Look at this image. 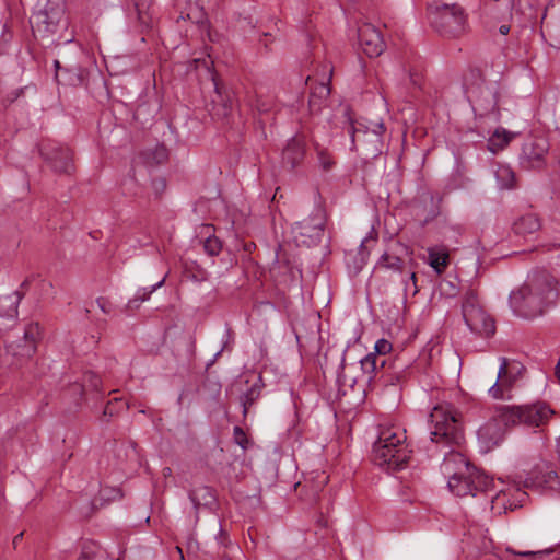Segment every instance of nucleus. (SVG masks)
Instances as JSON below:
<instances>
[{
	"instance_id": "f257e3e1",
	"label": "nucleus",
	"mask_w": 560,
	"mask_h": 560,
	"mask_svg": "<svg viewBox=\"0 0 560 560\" xmlns=\"http://www.w3.org/2000/svg\"><path fill=\"white\" fill-rule=\"evenodd\" d=\"M560 296L558 280L547 270L530 272L524 283L510 294L513 312L525 319H535L552 308Z\"/></svg>"
},
{
	"instance_id": "f03ea898",
	"label": "nucleus",
	"mask_w": 560,
	"mask_h": 560,
	"mask_svg": "<svg viewBox=\"0 0 560 560\" xmlns=\"http://www.w3.org/2000/svg\"><path fill=\"white\" fill-rule=\"evenodd\" d=\"M441 469L448 478V489L457 497H476L478 492H488L494 487L488 475L470 465L458 452L447 453Z\"/></svg>"
},
{
	"instance_id": "7ed1b4c3",
	"label": "nucleus",
	"mask_w": 560,
	"mask_h": 560,
	"mask_svg": "<svg viewBox=\"0 0 560 560\" xmlns=\"http://www.w3.org/2000/svg\"><path fill=\"white\" fill-rule=\"evenodd\" d=\"M429 428L431 441L439 446L450 447V452L464 442L463 416L450 402H441L432 408Z\"/></svg>"
},
{
	"instance_id": "20e7f679",
	"label": "nucleus",
	"mask_w": 560,
	"mask_h": 560,
	"mask_svg": "<svg viewBox=\"0 0 560 560\" xmlns=\"http://www.w3.org/2000/svg\"><path fill=\"white\" fill-rule=\"evenodd\" d=\"M411 457L406 431L398 427L382 429L373 445V460L387 470L404 468Z\"/></svg>"
},
{
	"instance_id": "39448f33",
	"label": "nucleus",
	"mask_w": 560,
	"mask_h": 560,
	"mask_svg": "<svg viewBox=\"0 0 560 560\" xmlns=\"http://www.w3.org/2000/svg\"><path fill=\"white\" fill-rule=\"evenodd\" d=\"M463 86L476 118H488L492 122L500 120L499 90L493 84H486L479 69H470L464 75Z\"/></svg>"
},
{
	"instance_id": "423d86ee",
	"label": "nucleus",
	"mask_w": 560,
	"mask_h": 560,
	"mask_svg": "<svg viewBox=\"0 0 560 560\" xmlns=\"http://www.w3.org/2000/svg\"><path fill=\"white\" fill-rule=\"evenodd\" d=\"M431 26L442 36L458 38L469 32L468 14L458 3L433 1L428 5Z\"/></svg>"
},
{
	"instance_id": "0eeeda50",
	"label": "nucleus",
	"mask_w": 560,
	"mask_h": 560,
	"mask_svg": "<svg viewBox=\"0 0 560 560\" xmlns=\"http://www.w3.org/2000/svg\"><path fill=\"white\" fill-rule=\"evenodd\" d=\"M553 410L542 401L522 406H503L500 408V418L505 427L524 425L526 428H539L545 425Z\"/></svg>"
},
{
	"instance_id": "6e6552de",
	"label": "nucleus",
	"mask_w": 560,
	"mask_h": 560,
	"mask_svg": "<svg viewBox=\"0 0 560 560\" xmlns=\"http://www.w3.org/2000/svg\"><path fill=\"white\" fill-rule=\"evenodd\" d=\"M32 30L46 38L56 34L60 26L66 25L65 5L60 0H47L31 18Z\"/></svg>"
},
{
	"instance_id": "1a4fd4ad",
	"label": "nucleus",
	"mask_w": 560,
	"mask_h": 560,
	"mask_svg": "<svg viewBox=\"0 0 560 560\" xmlns=\"http://www.w3.org/2000/svg\"><path fill=\"white\" fill-rule=\"evenodd\" d=\"M462 313L466 325L472 332L486 338L494 334V320L479 305L477 295L472 291L465 294Z\"/></svg>"
},
{
	"instance_id": "9d476101",
	"label": "nucleus",
	"mask_w": 560,
	"mask_h": 560,
	"mask_svg": "<svg viewBox=\"0 0 560 560\" xmlns=\"http://www.w3.org/2000/svg\"><path fill=\"white\" fill-rule=\"evenodd\" d=\"M375 129L371 130L365 128L364 130L357 129L353 121L350 120L349 133L351 136L352 148L369 158H376L382 153L383 133L385 132V126L383 122L376 124Z\"/></svg>"
},
{
	"instance_id": "9b49d317",
	"label": "nucleus",
	"mask_w": 560,
	"mask_h": 560,
	"mask_svg": "<svg viewBox=\"0 0 560 560\" xmlns=\"http://www.w3.org/2000/svg\"><path fill=\"white\" fill-rule=\"evenodd\" d=\"M39 152L55 173L70 175L73 172V156L68 147L47 140L39 144Z\"/></svg>"
},
{
	"instance_id": "f8f14e48",
	"label": "nucleus",
	"mask_w": 560,
	"mask_h": 560,
	"mask_svg": "<svg viewBox=\"0 0 560 560\" xmlns=\"http://www.w3.org/2000/svg\"><path fill=\"white\" fill-rule=\"evenodd\" d=\"M549 152V142L545 137H530L522 145L518 156L520 165L524 170L540 171L546 166Z\"/></svg>"
},
{
	"instance_id": "ddd939ff",
	"label": "nucleus",
	"mask_w": 560,
	"mask_h": 560,
	"mask_svg": "<svg viewBox=\"0 0 560 560\" xmlns=\"http://www.w3.org/2000/svg\"><path fill=\"white\" fill-rule=\"evenodd\" d=\"M325 221L324 211L319 208L316 209L308 218L294 224L295 241L307 247L317 244L324 234Z\"/></svg>"
},
{
	"instance_id": "4468645a",
	"label": "nucleus",
	"mask_w": 560,
	"mask_h": 560,
	"mask_svg": "<svg viewBox=\"0 0 560 560\" xmlns=\"http://www.w3.org/2000/svg\"><path fill=\"white\" fill-rule=\"evenodd\" d=\"M524 368L516 361L510 362L506 358H501V364L498 372L497 382L489 388V394L494 399L510 398L515 382L520 378Z\"/></svg>"
},
{
	"instance_id": "2eb2a0df",
	"label": "nucleus",
	"mask_w": 560,
	"mask_h": 560,
	"mask_svg": "<svg viewBox=\"0 0 560 560\" xmlns=\"http://www.w3.org/2000/svg\"><path fill=\"white\" fill-rule=\"evenodd\" d=\"M527 493L520 488L509 487L500 489L495 495L491 497V510L494 513L501 514L502 512L513 511L521 506L526 500Z\"/></svg>"
},
{
	"instance_id": "dca6fc26",
	"label": "nucleus",
	"mask_w": 560,
	"mask_h": 560,
	"mask_svg": "<svg viewBox=\"0 0 560 560\" xmlns=\"http://www.w3.org/2000/svg\"><path fill=\"white\" fill-rule=\"evenodd\" d=\"M359 44L369 57H378L385 49L383 36L373 24L364 23L358 30Z\"/></svg>"
},
{
	"instance_id": "f3484780",
	"label": "nucleus",
	"mask_w": 560,
	"mask_h": 560,
	"mask_svg": "<svg viewBox=\"0 0 560 560\" xmlns=\"http://www.w3.org/2000/svg\"><path fill=\"white\" fill-rule=\"evenodd\" d=\"M503 421L500 418V408L498 409L497 417L488 420L483 425H481L477 432L478 441L481 444L485 452L491 451L493 447L498 446L504 438V430L502 428Z\"/></svg>"
},
{
	"instance_id": "a211bd4d",
	"label": "nucleus",
	"mask_w": 560,
	"mask_h": 560,
	"mask_svg": "<svg viewBox=\"0 0 560 560\" xmlns=\"http://www.w3.org/2000/svg\"><path fill=\"white\" fill-rule=\"evenodd\" d=\"M40 336V328L37 323L28 324L24 329L23 345L10 343L7 348L13 355L31 358L36 351V345Z\"/></svg>"
},
{
	"instance_id": "6ab92c4d",
	"label": "nucleus",
	"mask_w": 560,
	"mask_h": 560,
	"mask_svg": "<svg viewBox=\"0 0 560 560\" xmlns=\"http://www.w3.org/2000/svg\"><path fill=\"white\" fill-rule=\"evenodd\" d=\"M305 156V143L301 138H292L282 152V163L290 168L296 167Z\"/></svg>"
},
{
	"instance_id": "aec40b11",
	"label": "nucleus",
	"mask_w": 560,
	"mask_h": 560,
	"mask_svg": "<svg viewBox=\"0 0 560 560\" xmlns=\"http://www.w3.org/2000/svg\"><path fill=\"white\" fill-rule=\"evenodd\" d=\"M533 482L539 487L556 490L560 493V475L547 464L537 466L534 470Z\"/></svg>"
},
{
	"instance_id": "412c9836",
	"label": "nucleus",
	"mask_w": 560,
	"mask_h": 560,
	"mask_svg": "<svg viewBox=\"0 0 560 560\" xmlns=\"http://www.w3.org/2000/svg\"><path fill=\"white\" fill-rule=\"evenodd\" d=\"M214 88L217 97L212 101V115L221 120L228 119L234 109V100L230 94L223 95L218 83Z\"/></svg>"
},
{
	"instance_id": "4be33fe9",
	"label": "nucleus",
	"mask_w": 560,
	"mask_h": 560,
	"mask_svg": "<svg viewBox=\"0 0 560 560\" xmlns=\"http://www.w3.org/2000/svg\"><path fill=\"white\" fill-rule=\"evenodd\" d=\"M541 228L540 219L535 213H527L520 217L513 224V231L516 235L527 236L538 232Z\"/></svg>"
},
{
	"instance_id": "5701e85b",
	"label": "nucleus",
	"mask_w": 560,
	"mask_h": 560,
	"mask_svg": "<svg viewBox=\"0 0 560 560\" xmlns=\"http://www.w3.org/2000/svg\"><path fill=\"white\" fill-rule=\"evenodd\" d=\"M330 94V88L328 83H319L313 88L308 108L312 114L319 113L325 106L326 100Z\"/></svg>"
},
{
	"instance_id": "b1692460",
	"label": "nucleus",
	"mask_w": 560,
	"mask_h": 560,
	"mask_svg": "<svg viewBox=\"0 0 560 560\" xmlns=\"http://www.w3.org/2000/svg\"><path fill=\"white\" fill-rule=\"evenodd\" d=\"M22 299L23 293L20 291L0 296V316L10 318L18 316V307Z\"/></svg>"
},
{
	"instance_id": "393cba45",
	"label": "nucleus",
	"mask_w": 560,
	"mask_h": 560,
	"mask_svg": "<svg viewBox=\"0 0 560 560\" xmlns=\"http://www.w3.org/2000/svg\"><path fill=\"white\" fill-rule=\"evenodd\" d=\"M189 499L196 510L200 506L211 505L215 501L212 488L207 486H201L190 490Z\"/></svg>"
},
{
	"instance_id": "a878e982",
	"label": "nucleus",
	"mask_w": 560,
	"mask_h": 560,
	"mask_svg": "<svg viewBox=\"0 0 560 560\" xmlns=\"http://www.w3.org/2000/svg\"><path fill=\"white\" fill-rule=\"evenodd\" d=\"M514 136L515 135L513 132H510L505 129H495L493 135L488 140V149L492 153H497L503 150L511 142Z\"/></svg>"
},
{
	"instance_id": "bb28decb",
	"label": "nucleus",
	"mask_w": 560,
	"mask_h": 560,
	"mask_svg": "<svg viewBox=\"0 0 560 560\" xmlns=\"http://www.w3.org/2000/svg\"><path fill=\"white\" fill-rule=\"evenodd\" d=\"M541 32L550 39V45L560 49V18L557 21H548L544 15L541 20Z\"/></svg>"
},
{
	"instance_id": "cd10ccee",
	"label": "nucleus",
	"mask_w": 560,
	"mask_h": 560,
	"mask_svg": "<svg viewBox=\"0 0 560 560\" xmlns=\"http://www.w3.org/2000/svg\"><path fill=\"white\" fill-rule=\"evenodd\" d=\"M429 265L440 275L448 266V253L445 249L429 248Z\"/></svg>"
},
{
	"instance_id": "c85d7f7f",
	"label": "nucleus",
	"mask_w": 560,
	"mask_h": 560,
	"mask_svg": "<svg viewBox=\"0 0 560 560\" xmlns=\"http://www.w3.org/2000/svg\"><path fill=\"white\" fill-rule=\"evenodd\" d=\"M165 282V277L159 281L156 284L152 285L151 288H141L137 291L136 295L130 299L126 305L127 308L129 310H133V308H138L140 306L141 303H143L144 301H148L151 296V294L158 290L159 288H161Z\"/></svg>"
},
{
	"instance_id": "c756f323",
	"label": "nucleus",
	"mask_w": 560,
	"mask_h": 560,
	"mask_svg": "<svg viewBox=\"0 0 560 560\" xmlns=\"http://www.w3.org/2000/svg\"><path fill=\"white\" fill-rule=\"evenodd\" d=\"M361 369L364 374L368 375L369 381L372 380V376L376 373L378 364L381 368L385 365V360H381L375 353H369L361 361Z\"/></svg>"
},
{
	"instance_id": "7c9ffc66",
	"label": "nucleus",
	"mask_w": 560,
	"mask_h": 560,
	"mask_svg": "<svg viewBox=\"0 0 560 560\" xmlns=\"http://www.w3.org/2000/svg\"><path fill=\"white\" fill-rule=\"evenodd\" d=\"M377 267L402 272L404 261L398 256L384 253L377 262Z\"/></svg>"
},
{
	"instance_id": "2f4dec72",
	"label": "nucleus",
	"mask_w": 560,
	"mask_h": 560,
	"mask_svg": "<svg viewBox=\"0 0 560 560\" xmlns=\"http://www.w3.org/2000/svg\"><path fill=\"white\" fill-rule=\"evenodd\" d=\"M260 396V386L258 383H254L242 396L241 404L243 406V413L246 415L248 408L258 399Z\"/></svg>"
},
{
	"instance_id": "473e14b6",
	"label": "nucleus",
	"mask_w": 560,
	"mask_h": 560,
	"mask_svg": "<svg viewBox=\"0 0 560 560\" xmlns=\"http://www.w3.org/2000/svg\"><path fill=\"white\" fill-rule=\"evenodd\" d=\"M506 552H510V553L515 555V556L524 557L527 560H542L546 556L551 553L552 550L551 549H544V550H538V551H532V550L521 551V550H515L512 547H508L506 548Z\"/></svg>"
},
{
	"instance_id": "72a5a7b5",
	"label": "nucleus",
	"mask_w": 560,
	"mask_h": 560,
	"mask_svg": "<svg viewBox=\"0 0 560 560\" xmlns=\"http://www.w3.org/2000/svg\"><path fill=\"white\" fill-rule=\"evenodd\" d=\"M501 188H511L514 183V173L508 166H500L495 173Z\"/></svg>"
},
{
	"instance_id": "f704fd0d",
	"label": "nucleus",
	"mask_w": 560,
	"mask_h": 560,
	"mask_svg": "<svg viewBox=\"0 0 560 560\" xmlns=\"http://www.w3.org/2000/svg\"><path fill=\"white\" fill-rule=\"evenodd\" d=\"M203 249L210 256H218L222 250V243L217 236H208L203 242Z\"/></svg>"
},
{
	"instance_id": "c9c22d12",
	"label": "nucleus",
	"mask_w": 560,
	"mask_h": 560,
	"mask_svg": "<svg viewBox=\"0 0 560 560\" xmlns=\"http://www.w3.org/2000/svg\"><path fill=\"white\" fill-rule=\"evenodd\" d=\"M62 74L66 75L65 83L69 85H79L83 82V73L81 69H77V71L63 69Z\"/></svg>"
},
{
	"instance_id": "e433bc0d",
	"label": "nucleus",
	"mask_w": 560,
	"mask_h": 560,
	"mask_svg": "<svg viewBox=\"0 0 560 560\" xmlns=\"http://www.w3.org/2000/svg\"><path fill=\"white\" fill-rule=\"evenodd\" d=\"M102 381L98 375L93 372H88L84 374V387H90L95 390H98L101 387Z\"/></svg>"
},
{
	"instance_id": "4c0bfd02",
	"label": "nucleus",
	"mask_w": 560,
	"mask_h": 560,
	"mask_svg": "<svg viewBox=\"0 0 560 560\" xmlns=\"http://www.w3.org/2000/svg\"><path fill=\"white\" fill-rule=\"evenodd\" d=\"M317 478H318L317 482L314 486H312V492H313L312 495H313L314 501L317 500L319 491H322L324 489V487L326 486V483L328 481V477L324 472L318 475Z\"/></svg>"
},
{
	"instance_id": "58836bf2",
	"label": "nucleus",
	"mask_w": 560,
	"mask_h": 560,
	"mask_svg": "<svg viewBox=\"0 0 560 560\" xmlns=\"http://www.w3.org/2000/svg\"><path fill=\"white\" fill-rule=\"evenodd\" d=\"M233 436H234L235 443L245 450L247 446V443H248V439H247L245 432L243 431V429L240 427H235L233 430Z\"/></svg>"
},
{
	"instance_id": "ea45409f",
	"label": "nucleus",
	"mask_w": 560,
	"mask_h": 560,
	"mask_svg": "<svg viewBox=\"0 0 560 560\" xmlns=\"http://www.w3.org/2000/svg\"><path fill=\"white\" fill-rule=\"evenodd\" d=\"M392 350V343L386 339H380L375 343V354L382 355L390 352Z\"/></svg>"
},
{
	"instance_id": "a19ab883",
	"label": "nucleus",
	"mask_w": 560,
	"mask_h": 560,
	"mask_svg": "<svg viewBox=\"0 0 560 560\" xmlns=\"http://www.w3.org/2000/svg\"><path fill=\"white\" fill-rule=\"evenodd\" d=\"M317 154L322 167L326 171L329 170L334 164L330 155L326 153L324 150H318Z\"/></svg>"
},
{
	"instance_id": "79ce46f5",
	"label": "nucleus",
	"mask_w": 560,
	"mask_h": 560,
	"mask_svg": "<svg viewBox=\"0 0 560 560\" xmlns=\"http://www.w3.org/2000/svg\"><path fill=\"white\" fill-rule=\"evenodd\" d=\"M96 303L98 305V307L101 308V311L104 313V314H109L112 311H113V304L112 302L106 299V298H98L96 300Z\"/></svg>"
},
{
	"instance_id": "37998d69",
	"label": "nucleus",
	"mask_w": 560,
	"mask_h": 560,
	"mask_svg": "<svg viewBox=\"0 0 560 560\" xmlns=\"http://www.w3.org/2000/svg\"><path fill=\"white\" fill-rule=\"evenodd\" d=\"M277 38V35H273L272 33L265 32L259 37V43L262 45L267 50L270 49V44Z\"/></svg>"
},
{
	"instance_id": "c03bdc74",
	"label": "nucleus",
	"mask_w": 560,
	"mask_h": 560,
	"mask_svg": "<svg viewBox=\"0 0 560 560\" xmlns=\"http://www.w3.org/2000/svg\"><path fill=\"white\" fill-rule=\"evenodd\" d=\"M78 560H93V551L88 550V548H83Z\"/></svg>"
},
{
	"instance_id": "a18cd8bd",
	"label": "nucleus",
	"mask_w": 560,
	"mask_h": 560,
	"mask_svg": "<svg viewBox=\"0 0 560 560\" xmlns=\"http://www.w3.org/2000/svg\"><path fill=\"white\" fill-rule=\"evenodd\" d=\"M316 523L318 524V526L320 527H327L328 525V522L327 520L320 514L316 521Z\"/></svg>"
},
{
	"instance_id": "49530a36",
	"label": "nucleus",
	"mask_w": 560,
	"mask_h": 560,
	"mask_svg": "<svg viewBox=\"0 0 560 560\" xmlns=\"http://www.w3.org/2000/svg\"><path fill=\"white\" fill-rule=\"evenodd\" d=\"M54 66L56 68V80L59 82V70H62L61 67H60V62L58 60H55L54 62Z\"/></svg>"
},
{
	"instance_id": "de8ad7c7",
	"label": "nucleus",
	"mask_w": 560,
	"mask_h": 560,
	"mask_svg": "<svg viewBox=\"0 0 560 560\" xmlns=\"http://www.w3.org/2000/svg\"><path fill=\"white\" fill-rule=\"evenodd\" d=\"M499 32L502 34V35H506L509 34L510 32V26L509 25H501L500 28H499Z\"/></svg>"
},
{
	"instance_id": "09e8293b",
	"label": "nucleus",
	"mask_w": 560,
	"mask_h": 560,
	"mask_svg": "<svg viewBox=\"0 0 560 560\" xmlns=\"http://www.w3.org/2000/svg\"><path fill=\"white\" fill-rule=\"evenodd\" d=\"M22 537H23V533H20L16 536H14V538H13L14 547H16L18 542L22 539Z\"/></svg>"
},
{
	"instance_id": "8fccbe9b",
	"label": "nucleus",
	"mask_w": 560,
	"mask_h": 560,
	"mask_svg": "<svg viewBox=\"0 0 560 560\" xmlns=\"http://www.w3.org/2000/svg\"><path fill=\"white\" fill-rule=\"evenodd\" d=\"M107 415H109V416L113 415V412L110 410V402H108L107 406L104 409V416H107Z\"/></svg>"
},
{
	"instance_id": "3c124183",
	"label": "nucleus",
	"mask_w": 560,
	"mask_h": 560,
	"mask_svg": "<svg viewBox=\"0 0 560 560\" xmlns=\"http://www.w3.org/2000/svg\"><path fill=\"white\" fill-rule=\"evenodd\" d=\"M172 475V469L170 467L163 468V476L168 477Z\"/></svg>"
},
{
	"instance_id": "603ef678",
	"label": "nucleus",
	"mask_w": 560,
	"mask_h": 560,
	"mask_svg": "<svg viewBox=\"0 0 560 560\" xmlns=\"http://www.w3.org/2000/svg\"><path fill=\"white\" fill-rule=\"evenodd\" d=\"M556 375H557L558 380L560 381V358H559L558 364L556 366Z\"/></svg>"
},
{
	"instance_id": "864d4df0",
	"label": "nucleus",
	"mask_w": 560,
	"mask_h": 560,
	"mask_svg": "<svg viewBox=\"0 0 560 560\" xmlns=\"http://www.w3.org/2000/svg\"><path fill=\"white\" fill-rule=\"evenodd\" d=\"M410 280L413 282V284L416 285V281H417V276H416V272H410Z\"/></svg>"
},
{
	"instance_id": "5fc2aeb1",
	"label": "nucleus",
	"mask_w": 560,
	"mask_h": 560,
	"mask_svg": "<svg viewBox=\"0 0 560 560\" xmlns=\"http://www.w3.org/2000/svg\"><path fill=\"white\" fill-rule=\"evenodd\" d=\"M25 287H27V281L26 280L24 282H22V284H21V288H25Z\"/></svg>"
},
{
	"instance_id": "6e6d98bb",
	"label": "nucleus",
	"mask_w": 560,
	"mask_h": 560,
	"mask_svg": "<svg viewBox=\"0 0 560 560\" xmlns=\"http://www.w3.org/2000/svg\"><path fill=\"white\" fill-rule=\"evenodd\" d=\"M304 488H307L308 487V481L306 480L305 485L303 486Z\"/></svg>"
}]
</instances>
